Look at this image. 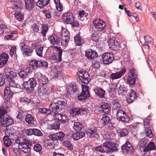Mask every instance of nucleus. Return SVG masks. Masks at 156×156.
<instances>
[{
  "mask_svg": "<svg viewBox=\"0 0 156 156\" xmlns=\"http://www.w3.org/2000/svg\"><path fill=\"white\" fill-rule=\"evenodd\" d=\"M67 106V103L65 101H57L55 100L51 101V103L49 106V108L51 112V115L52 113L54 115H56L59 112L64 111Z\"/></svg>",
  "mask_w": 156,
  "mask_h": 156,
  "instance_id": "f257e3e1",
  "label": "nucleus"
},
{
  "mask_svg": "<svg viewBox=\"0 0 156 156\" xmlns=\"http://www.w3.org/2000/svg\"><path fill=\"white\" fill-rule=\"evenodd\" d=\"M15 142L18 144V148L26 154H29L30 153V146L32 145L31 142L29 140L23 138L21 136H19L15 140Z\"/></svg>",
  "mask_w": 156,
  "mask_h": 156,
  "instance_id": "f03ea898",
  "label": "nucleus"
},
{
  "mask_svg": "<svg viewBox=\"0 0 156 156\" xmlns=\"http://www.w3.org/2000/svg\"><path fill=\"white\" fill-rule=\"evenodd\" d=\"M21 4L22 2L21 1H18L17 2H14L11 5V8L15 10L16 12L14 14L15 17L20 21L23 20L24 17L23 14L21 12L22 9Z\"/></svg>",
  "mask_w": 156,
  "mask_h": 156,
  "instance_id": "7ed1b4c3",
  "label": "nucleus"
},
{
  "mask_svg": "<svg viewBox=\"0 0 156 156\" xmlns=\"http://www.w3.org/2000/svg\"><path fill=\"white\" fill-rule=\"evenodd\" d=\"M89 87L87 85H83L82 86V91L77 97L79 101L82 102L90 97Z\"/></svg>",
  "mask_w": 156,
  "mask_h": 156,
  "instance_id": "20e7f679",
  "label": "nucleus"
},
{
  "mask_svg": "<svg viewBox=\"0 0 156 156\" xmlns=\"http://www.w3.org/2000/svg\"><path fill=\"white\" fill-rule=\"evenodd\" d=\"M77 75L82 83L86 84H88L90 79L88 72L81 69L77 72Z\"/></svg>",
  "mask_w": 156,
  "mask_h": 156,
  "instance_id": "39448f33",
  "label": "nucleus"
},
{
  "mask_svg": "<svg viewBox=\"0 0 156 156\" xmlns=\"http://www.w3.org/2000/svg\"><path fill=\"white\" fill-rule=\"evenodd\" d=\"M98 129V127H93L87 129L85 131L87 136L90 138H99V131Z\"/></svg>",
  "mask_w": 156,
  "mask_h": 156,
  "instance_id": "423d86ee",
  "label": "nucleus"
},
{
  "mask_svg": "<svg viewBox=\"0 0 156 156\" xmlns=\"http://www.w3.org/2000/svg\"><path fill=\"white\" fill-rule=\"evenodd\" d=\"M116 118L119 121H121L124 124L129 122V118L126 112L122 110H119L116 112Z\"/></svg>",
  "mask_w": 156,
  "mask_h": 156,
  "instance_id": "0eeeda50",
  "label": "nucleus"
},
{
  "mask_svg": "<svg viewBox=\"0 0 156 156\" xmlns=\"http://www.w3.org/2000/svg\"><path fill=\"white\" fill-rule=\"evenodd\" d=\"M98 112L101 114L104 113L105 115H108L110 113V105L105 102L101 103L98 107Z\"/></svg>",
  "mask_w": 156,
  "mask_h": 156,
  "instance_id": "6e6552de",
  "label": "nucleus"
},
{
  "mask_svg": "<svg viewBox=\"0 0 156 156\" xmlns=\"http://www.w3.org/2000/svg\"><path fill=\"white\" fill-rule=\"evenodd\" d=\"M70 115L72 116L81 115L85 114L86 111L83 108L73 107L70 111Z\"/></svg>",
  "mask_w": 156,
  "mask_h": 156,
  "instance_id": "1a4fd4ad",
  "label": "nucleus"
},
{
  "mask_svg": "<svg viewBox=\"0 0 156 156\" xmlns=\"http://www.w3.org/2000/svg\"><path fill=\"white\" fill-rule=\"evenodd\" d=\"M0 119L1 126L3 127H8L14 123L13 119L8 115H4Z\"/></svg>",
  "mask_w": 156,
  "mask_h": 156,
  "instance_id": "9d476101",
  "label": "nucleus"
},
{
  "mask_svg": "<svg viewBox=\"0 0 156 156\" xmlns=\"http://www.w3.org/2000/svg\"><path fill=\"white\" fill-rule=\"evenodd\" d=\"M121 149L124 154L133 153L134 149L131 144L128 141L121 146Z\"/></svg>",
  "mask_w": 156,
  "mask_h": 156,
  "instance_id": "9b49d317",
  "label": "nucleus"
},
{
  "mask_svg": "<svg viewBox=\"0 0 156 156\" xmlns=\"http://www.w3.org/2000/svg\"><path fill=\"white\" fill-rule=\"evenodd\" d=\"M93 24L96 29L98 31L103 30L106 27V23L100 19H96L93 21Z\"/></svg>",
  "mask_w": 156,
  "mask_h": 156,
  "instance_id": "f8f14e48",
  "label": "nucleus"
},
{
  "mask_svg": "<svg viewBox=\"0 0 156 156\" xmlns=\"http://www.w3.org/2000/svg\"><path fill=\"white\" fill-rule=\"evenodd\" d=\"M57 50L56 51V52L53 53L50 58L53 60H56L58 62H61L62 61V49L60 48L56 47Z\"/></svg>",
  "mask_w": 156,
  "mask_h": 156,
  "instance_id": "ddd939ff",
  "label": "nucleus"
},
{
  "mask_svg": "<svg viewBox=\"0 0 156 156\" xmlns=\"http://www.w3.org/2000/svg\"><path fill=\"white\" fill-rule=\"evenodd\" d=\"M104 64L107 65L111 63L114 59L113 54L111 53H106L102 56Z\"/></svg>",
  "mask_w": 156,
  "mask_h": 156,
  "instance_id": "4468645a",
  "label": "nucleus"
},
{
  "mask_svg": "<svg viewBox=\"0 0 156 156\" xmlns=\"http://www.w3.org/2000/svg\"><path fill=\"white\" fill-rule=\"evenodd\" d=\"M65 134L62 132H59L55 134H51L49 135V137L53 141H56L57 142V140H59L61 141H62L64 139Z\"/></svg>",
  "mask_w": 156,
  "mask_h": 156,
  "instance_id": "2eb2a0df",
  "label": "nucleus"
},
{
  "mask_svg": "<svg viewBox=\"0 0 156 156\" xmlns=\"http://www.w3.org/2000/svg\"><path fill=\"white\" fill-rule=\"evenodd\" d=\"M32 72L30 68L24 67L19 73L18 75L22 78H26L31 74Z\"/></svg>",
  "mask_w": 156,
  "mask_h": 156,
  "instance_id": "dca6fc26",
  "label": "nucleus"
},
{
  "mask_svg": "<svg viewBox=\"0 0 156 156\" xmlns=\"http://www.w3.org/2000/svg\"><path fill=\"white\" fill-rule=\"evenodd\" d=\"M74 18L72 13L67 11L62 14V19L66 24L71 23Z\"/></svg>",
  "mask_w": 156,
  "mask_h": 156,
  "instance_id": "f3484780",
  "label": "nucleus"
},
{
  "mask_svg": "<svg viewBox=\"0 0 156 156\" xmlns=\"http://www.w3.org/2000/svg\"><path fill=\"white\" fill-rule=\"evenodd\" d=\"M34 77L37 79L39 82L42 85L47 83L48 82V78L45 75H43L40 72H38L34 75Z\"/></svg>",
  "mask_w": 156,
  "mask_h": 156,
  "instance_id": "a211bd4d",
  "label": "nucleus"
},
{
  "mask_svg": "<svg viewBox=\"0 0 156 156\" xmlns=\"http://www.w3.org/2000/svg\"><path fill=\"white\" fill-rule=\"evenodd\" d=\"M126 72V69L125 67H123L120 69V70L118 72L115 73H113L110 75V78L112 80L119 79Z\"/></svg>",
  "mask_w": 156,
  "mask_h": 156,
  "instance_id": "6ab92c4d",
  "label": "nucleus"
},
{
  "mask_svg": "<svg viewBox=\"0 0 156 156\" xmlns=\"http://www.w3.org/2000/svg\"><path fill=\"white\" fill-rule=\"evenodd\" d=\"M26 122L30 126L35 125L36 123V118L30 114H27L25 117Z\"/></svg>",
  "mask_w": 156,
  "mask_h": 156,
  "instance_id": "aec40b11",
  "label": "nucleus"
},
{
  "mask_svg": "<svg viewBox=\"0 0 156 156\" xmlns=\"http://www.w3.org/2000/svg\"><path fill=\"white\" fill-rule=\"evenodd\" d=\"M9 58L8 55L5 53H3L0 55V68L5 65Z\"/></svg>",
  "mask_w": 156,
  "mask_h": 156,
  "instance_id": "412c9836",
  "label": "nucleus"
},
{
  "mask_svg": "<svg viewBox=\"0 0 156 156\" xmlns=\"http://www.w3.org/2000/svg\"><path fill=\"white\" fill-rule=\"evenodd\" d=\"M13 92L12 91L10 87H6L4 89V96L5 99L10 100L13 95Z\"/></svg>",
  "mask_w": 156,
  "mask_h": 156,
  "instance_id": "4be33fe9",
  "label": "nucleus"
},
{
  "mask_svg": "<svg viewBox=\"0 0 156 156\" xmlns=\"http://www.w3.org/2000/svg\"><path fill=\"white\" fill-rule=\"evenodd\" d=\"M137 97L135 91L131 89L130 92L128 93L127 97V101L129 104L133 102L135 99Z\"/></svg>",
  "mask_w": 156,
  "mask_h": 156,
  "instance_id": "5701e85b",
  "label": "nucleus"
},
{
  "mask_svg": "<svg viewBox=\"0 0 156 156\" xmlns=\"http://www.w3.org/2000/svg\"><path fill=\"white\" fill-rule=\"evenodd\" d=\"M26 8L29 10H31L34 8L37 0H24Z\"/></svg>",
  "mask_w": 156,
  "mask_h": 156,
  "instance_id": "b1692460",
  "label": "nucleus"
},
{
  "mask_svg": "<svg viewBox=\"0 0 156 156\" xmlns=\"http://www.w3.org/2000/svg\"><path fill=\"white\" fill-rule=\"evenodd\" d=\"M85 55L88 58L92 60L94 58L97 57L98 55L95 51L89 49L86 52Z\"/></svg>",
  "mask_w": 156,
  "mask_h": 156,
  "instance_id": "393cba45",
  "label": "nucleus"
},
{
  "mask_svg": "<svg viewBox=\"0 0 156 156\" xmlns=\"http://www.w3.org/2000/svg\"><path fill=\"white\" fill-rule=\"evenodd\" d=\"M85 136V132L83 131L77 132L72 134V137L73 140L76 141L80 138L84 137Z\"/></svg>",
  "mask_w": 156,
  "mask_h": 156,
  "instance_id": "a878e982",
  "label": "nucleus"
},
{
  "mask_svg": "<svg viewBox=\"0 0 156 156\" xmlns=\"http://www.w3.org/2000/svg\"><path fill=\"white\" fill-rule=\"evenodd\" d=\"M145 43L143 44L144 48L148 50L149 48V44L152 45L153 44V40L149 36L147 35L144 37Z\"/></svg>",
  "mask_w": 156,
  "mask_h": 156,
  "instance_id": "bb28decb",
  "label": "nucleus"
},
{
  "mask_svg": "<svg viewBox=\"0 0 156 156\" xmlns=\"http://www.w3.org/2000/svg\"><path fill=\"white\" fill-rule=\"evenodd\" d=\"M30 81L29 79L27 81H24L23 84L21 85V88H23L24 87V89L26 90L28 92L31 93L33 92V90L31 87V86H30Z\"/></svg>",
  "mask_w": 156,
  "mask_h": 156,
  "instance_id": "cd10ccee",
  "label": "nucleus"
},
{
  "mask_svg": "<svg viewBox=\"0 0 156 156\" xmlns=\"http://www.w3.org/2000/svg\"><path fill=\"white\" fill-rule=\"evenodd\" d=\"M95 94L101 98H104L105 91L102 88L97 87L94 90Z\"/></svg>",
  "mask_w": 156,
  "mask_h": 156,
  "instance_id": "c85d7f7f",
  "label": "nucleus"
},
{
  "mask_svg": "<svg viewBox=\"0 0 156 156\" xmlns=\"http://www.w3.org/2000/svg\"><path fill=\"white\" fill-rule=\"evenodd\" d=\"M23 55L25 57L31 56L32 55L34 50L30 47L28 46H26L22 51Z\"/></svg>",
  "mask_w": 156,
  "mask_h": 156,
  "instance_id": "c756f323",
  "label": "nucleus"
},
{
  "mask_svg": "<svg viewBox=\"0 0 156 156\" xmlns=\"http://www.w3.org/2000/svg\"><path fill=\"white\" fill-rule=\"evenodd\" d=\"M60 123L59 121L54 120L52 123L48 124V129L50 130H57L59 129Z\"/></svg>",
  "mask_w": 156,
  "mask_h": 156,
  "instance_id": "7c9ffc66",
  "label": "nucleus"
},
{
  "mask_svg": "<svg viewBox=\"0 0 156 156\" xmlns=\"http://www.w3.org/2000/svg\"><path fill=\"white\" fill-rule=\"evenodd\" d=\"M49 38L51 43L53 45L57 44L59 43L60 39L59 37L55 34H53Z\"/></svg>",
  "mask_w": 156,
  "mask_h": 156,
  "instance_id": "2f4dec72",
  "label": "nucleus"
},
{
  "mask_svg": "<svg viewBox=\"0 0 156 156\" xmlns=\"http://www.w3.org/2000/svg\"><path fill=\"white\" fill-rule=\"evenodd\" d=\"M73 128L75 131L80 132L84 130V127L81 123L78 122H74Z\"/></svg>",
  "mask_w": 156,
  "mask_h": 156,
  "instance_id": "473e14b6",
  "label": "nucleus"
},
{
  "mask_svg": "<svg viewBox=\"0 0 156 156\" xmlns=\"http://www.w3.org/2000/svg\"><path fill=\"white\" fill-rule=\"evenodd\" d=\"M49 2V0H38L36 3L38 7L41 8H44L48 4Z\"/></svg>",
  "mask_w": 156,
  "mask_h": 156,
  "instance_id": "72a5a7b5",
  "label": "nucleus"
},
{
  "mask_svg": "<svg viewBox=\"0 0 156 156\" xmlns=\"http://www.w3.org/2000/svg\"><path fill=\"white\" fill-rule=\"evenodd\" d=\"M105 144L106 148H108L109 151L114 152L117 150L116 144L114 143H112L108 142L106 143Z\"/></svg>",
  "mask_w": 156,
  "mask_h": 156,
  "instance_id": "f704fd0d",
  "label": "nucleus"
},
{
  "mask_svg": "<svg viewBox=\"0 0 156 156\" xmlns=\"http://www.w3.org/2000/svg\"><path fill=\"white\" fill-rule=\"evenodd\" d=\"M16 48L15 46H12L10 50V56L12 59L15 62L17 60V55L16 53Z\"/></svg>",
  "mask_w": 156,
  "mask_h": 156,
  "instance_id": "c9c22d12",
  "label": "nucleus"
},
{
  "mask_svg": "<svg viewBox=\"0 0 156 156\" xmlns=\"http://www.w3.org/2000/svg\"><path fill=\"white\" fill-rule=\"evenodd\" d=\"M58 121H60L62 123H66L68 122L67 116L62 114H58L56 115Z\"/></svg>",
  "mask_w": 156,
  "mask_h": 156,
  "instance_id": "e433bc0d",
  "label": "nucleus"
},
{
  "mask_svg": "<svg viewBox=\"0 0 156 156\" xmlns=\"http://www.w3.org/2000/svg\"><path fill=\"white\" fill-rule=\"evenodd\" d=\"M16 73L13 71H10L9 72L7 73L6 74V80L9 81L10 80L14 79L16 77Z\"/></svg>",
  "mask_w": 156,
  "mask_h": 156,
  "instance_id": "4c0bfd02",
  "label": "nucleus"
},
{
  "mask_svg": "<svg viewBox=\"0 0 156 156\" xmlns=\"http://www.w3.org/2000/svg\"><path fill=\"white\" fill-rule=\"evenodd\" d=\"M117 132L120 137L127 136L129 133L128 130L126 128L120 129L117 130Z\"/></svg>",
  "mask_w": 156,
  "mask_h": 156,
  "instance_id": "58836bf2",
  "label": "nucleus"
},
{
  "mask_svg": "<svg viewBox=\"0 0 156 156\" xmlns=\"http://www.w3.org/2000/svg\"><path fill=\"white\" fill-rule=\"evenodd\" d=\"M74 41L76 45H81L84 42V40L80 37L79 34H77L74 37Z\"/></svg>",
  "mask_w": 156,
  "mask_h": 156,
  "instance_id": "ea45409f",
  "label": "nucleus"
},
{
  "mask_svg": "<svg viewBox=\"0 0 156 156\" xmlns=\"http://www.w3.org/2000/svg\"><path fill=\"white\" fill-rule=\"evenodd\" d=\"M156 149V147L153 142H150L144 148V149H143L144 152H145L149 151Z\"/></svg>",
  "mask_w": 156,
  "mask_h": 156,
  "instance_id": "a19ab883",
  "label": "nucleus"
},
{
  "mask_svg": "<svg viewBox=\"0 0 156 156\" xmlns=\"http://www.w3.org/2000/svg\"><path fill=\"white\" fill-rule=\"evenodd\" d=\"M110 121V117L108 116L104 115L103 117L100 121L102 126H105L107 124H108Z\"/></svg>",
  "mask_w": 156,
  "mask_h": 156,
  "instance_id": "79ce46f5",
  "label": "nucleus"
},
{
  "mask_svg": "<svg viewBox=\"0 0 156 156\" xmlns=\"http://www.w3.org/2000/svg\"><path fill=\"white\" fill-rule=\"evenodd\" d=\"M112 109L113 110H117L120 108L121 105L118 99H115L112 101Z\"/></svg>",
  "mask_w": 156,
  "mask_h": 156,
  "instance_id": "37998d69",
  "label": "nucleus"
},
{
  "mask_svg": "<svg viewBox=\"0 0 156 156\" xmlns=\"http://www.w3.org/2000/svg\"><path fill=\"white\" fill-rule=\"evenodd\" d=\"M37 111L40 114H44L47 115H51V112L49 108H39L38 109Z\"/></svg>",
  "mask_w": 156,
  "mask_h": 156,
  "instance_id": "c03bdc74",
  "label": "nucleus"
},
{
  "mask_svg": "<svg viewBox=\"0 0 156 156\" xmlns=\"http://www.w3.org/2000/svg\"><path fill=\"white\" fill-rule=\"evenodd\" d=\"M4 146L7 147H9L12 144V141L8 136H5L3 138Z\"/></svg>",
  "mask_w": 156,
  "mask_h": 156,
  "instance_id": "a18cd8bd",
  "label": "nucleus"
},
{
  "mask_svg": "<svg viewBox=\"0 0 156 156\" xmlns=\"http://www.w3.org/2000/svg\"><path fill=\"white\" fill-rule=\"evenodd\" d=\"M147 140L145 138H144L141 139L140 141H139V146L140 148V149H144V148L146 147V145L147 143Z\"/></svg>",
  "mask_w": 156,
  "mask_h": 156,
  "instance_id": "49530a36",
  "label": "nucleus"
},
{
  "mask_svg": "<svg viewBox=\"0 0 156 156\" xmlns=\"http://www.w3.org/2000/svg\"><path fill=\"white\" fill-rule=\"evenodd\" d=\"M136 79V78H133L130 76H129L127 79V83L130 87H132L135 84Z\"/></svg>",
  "mask_w": 156,
  "mask_h": 156,
  "instance_id": "de8ad7c7",
  "label": "nucleus"
},
{
  "mask_svg": "<svg viewBox=\"0 0 156 156\" xmlns=\"http://www.w3.org/2000/svg\"><path fill=\"white\" fill-rule=\"evenodd\" d=\"M128 89L124 86H120L118 88V92L122 95H125L128 92Z\"/></svg>",
  "mask_w": 156,
  "mask_h": 156,
  "instance_id": "09e8293b",
  "label": "nucleus"
},
{
  "mask_svg": "<svg viewBox=\"0 0 156 156\" xmlns=\"http://www.w3.org/2000/svg\"><path fill=\"white\" fill-rule=\"evenodd\" d=\"M29 64L31 66L33 69H36L39 68V61H37L36 60H32Z\"/></svg>",
  "mask_w": 156,
  "mask_h": 156,
  "instance_id": "8fccbe9b",
  "label": "nucleus"
},
{
  "mask_svg": "<svg viewBox=\"0 0 156 156\" xmlns=\"http://www.w3.org/2000/svg\"><path fill=\"white\" fill-rule=\"evenodd\" d=\"M106 149L105 143L103 144H101L95 148V150L96 151L100 152H105V150Z\"/></svg>",
  "mask_w": 156,
  "mask_h": 156,
  "instance_id": "3c124183",
  "label": "nucleus"
},
{
  "mask_svg": "<svg viewBox=\"0 0 156 156\" xmlns=\"http://www.w3.org/2000/svg\"><path fill=\"white\" fill-rule=\"evenodd\" d=\"M122 48L120 43L116 40L115 44L113 45V48H112V49L116 51H119Z\"/></svg>",
  "mask_w": 156,
  "mask_h": 156,
  "instance_id": "603ef678",
  "label": "nucleus"
},
{
  "mask_svg": "<svg viewBox=\"0 0 156 156\" xmlns=\"http://www.w3.org/2000/svg\"><path fill=\"white\" fill-rule=\"evenodd\" d=\"M56 8L58 11H61L62 10V5L60 2V0H54Z\"/></svg>",
  "mask_w": 156,
  "mask_h": 156,
  "instance_id": "864d4df0",
  "label": "nucleus"
},
{
  "mask_svg": "<svg viewBox=\"0 0 156 156\" xmlns=\"http://www.w3.org/2000/svg\"><path fill=\"white\" fill-rule=\"evenodd\" d=\"M70 89L73 93H78L79 92L78 87L77 86L76 84H71L69 86Z\"/></svg>",
  "mask_w": 156,
  "mask_h": 156,
  "instance_id": "5fc2aeb1",
  "label": "nucleus"
},
{
  "mask_svg": "<svg viewBox=\"0 0 156 156\" xmlns=\"http://www.w3.org/2000/svg\"><path fill=\"white\" fill-rule=\"evenodd\" d=\"M9 83V85L10 87L16 88H20L21 89L22 87H21V86L19 84H16L15 81L14 80H10Z\"/></svg>",
  "mask_w": 156,
  "mask_h": 156,
  "instance_id": "6e6d98bb",
  "label": "nucleus"
},
{
  "mask_svg": "<svg viewBox=\"0 0 156 156\" xmlns=\"http://www.w3.org/2000/svg\"><path fill=\"white\" fill-rule=\"evenodd\" d=\"M63 145L67 147L69 150L72 151L73 149L72 144L69 141H64L62 143Z\"/></svg>",
  "mask_w": 156,
  "mask_h": 156,
  "instance_id": "4d7b16f0",
  "label": "nucleus"
},
{
  "mask_svg": "<svg viewBox=\"0 0 156 156\" xmlns=\"http://www.w3.org/2000/svg\"><path fill=\"white\" fill-rule=\"evenodd\" d=\"M69 37H62L61 38V44L63 46H66L67 45L68 42L69 41Z\"/></svg>",
  "mask_w": 156,
  "mask_h": 156,
  "instance_id": "13d9d810",
  "label": "nucleus"
},
{
  "mask_svg": "<svg viewBox=\"0 0 156 156\" xmlns=\"http://www.w3.org/2000/svg\"><path fill=\"white\" fill-rule=\"evenodd\" d=\"M29 80L30 82V86H31V87L34 92V88L37 85V80L34 78H29Z\"/></svg>",
  "mask_w": 156,
  "mask_h": 156,
  "instance_id": "bf43d9fd",
  "label": "nucleus"
},
{
  "mask_svg": "<svg viewBox=\"0 0 156 156\" xmlns=\"http://www.w3.org/2000/svg\"><path fill=\"white\" fill-rule=\"evenodd\" d=\"M42 30L41 34L44 37H45L46 34L48 30V27L46 24H42Z\"/></svg>",
  "mask_w": 156,
  "mask_h": 156,
  "instance_id": "052dcab7",
  "label": "nucleus"
},
{
  "mask_svg": "<svg viewBox=\"0 0 156 156\" xmlns=\"http://www.w3.org/2000/svg\"><path fill=\"white\" fill-rule=\"evenodd\" d=\"M44 49V47L43 46H40L36 49L35 51L36 54L39 56L42 57V53Z\"/></svg>",
  "mask_w": 156,
  "mask_h": 156,
  "instance_id": "680f3d73",
  "label": "nucleus"
},
{
  "mask_svg": "<svg viewBox=\"0 0 156 156\" xmlns=\"http://www.w3.org/2000/svg\"><path fill=\"white\" fill-rule=\"evenodd\" d=\"M11 150L15 154V156H21L20 153V149L17 148H11Z\"/></svg>",
  "mask_w": 156,
  "mask_h": 156,
  "instance_id": "e2e57ef3",
  "label": "nucleus"
},
{
  "mask_svg": "<svg viewBox=\"0 0 156 156\" xmlns=\"http://www.w3.org/2000/svg\"><path fill=\"white\" fill-rule=\"evenodd\" d=\"M39 68L47 67L48 66V62L45 60H39Z\"/></svg>",
  "mask_w": 156,
  "mask_h": 156,
  "instance_id": "0e129e2a",
  "label": "nucleus"
},
{
  "mask_svg": "<svg viewBox=\"0 0 156 156\" xmlns=\"http://www.w3.org/2000/svg\"><path fill=\"white\" fill-rule=\"evenodd\" d=\"M129 73L133 78H136L137 76V73L136 70L134 68H131L129 70Z\"/></svg>",
  "mask_w": 156,
  "mask_h": 156,
  "instance_id": "69168bd1",
  "label": "nucleus"
},
{
  "mask_svg": "<svg viewBox=\"0 0 156 156\" xmlns=\"http://www.w3.org/2000/svg\"><path fill=\"white\" fill-rule=\"evenodd\" d=\"M7 113V111L5 108L3 106L0 107V118L3 117Z\"/></svg>",
  "mask_w": 156,
  "mask_h": 156,
  "instance_id": "338daca9",
  "label": "nucleus"
},
{
  "mask_svg": "<svg viewBox=\"0 0 156 156\" xmlns=\"http://www.w3.org/2000/svg\"><path fill=\"white\" fill-rule=\"evenodd\" d=\"M34 134L37 136H43V134L41 131L36 128H34Z\"/></svg>",
  "mask_w": 156,
  "mask_h": 156,
  "instance_id": "774afa93",
  "label": "nucleus"
}]
</instances>
